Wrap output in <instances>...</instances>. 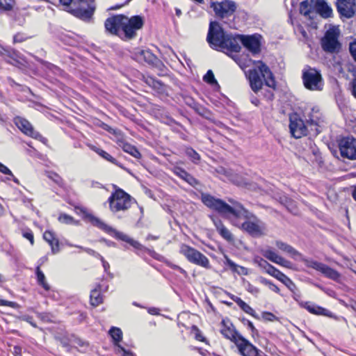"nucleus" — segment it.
Wrapping results in <instances>:
<instances>
[{
    "label": "nucleus",
    "mask_w": 356,
    "mask_h": 356,
    "mask_svg": "<svg viewBox=\"0 0 356 356\" xmlns=\"http://www.w3.org/2000/svg\"><path fill=\"white\" fill-rule=\"evenodd\" d=\"M201 200L207 207L216 211L222 216L246 218L247 220L241 224V227L252 236L260 237L266 234V224L246 210L240 203L230 199L229 202L232 205H229L223 200L207 193L202 194Z\"/></svg>",
    "instance_id": "1"
},
{
    "label": "nucleus",
    "mask_w": 356,
    "mask_h": 356,
    "mask_svg": "<svg viewBox=\"0 0 356 356\" xmlns=\"http://www.w3.org/2000/svg\"><path fill=\"white\" fill-rule=\"evenodd\" d=\"M144 22L139 15L130 18L125 15H118L108 18L104 23L106 30L113 35H120L122 32L126 39L136 37V31L143 26Z\"/></svg>",
    "instance_id": "2"
},
{
    "label": "nucleus",
    "mask_w": 356,
    "mask_h": 356,
    "mask_svg": "<svg viewBox=\"0 0 356 356\" xmlns=\"http://www.w3.org/2000/svg\"><path fill=\"white\" fill-rule=\"evenodd\" d=\"M257 68L248 72V79L251 89L257 92L263 86V79L265 84L270 88L275 87V81L270 68L262 61H257Z\"/></svg>",
    "instance_id": "3"
},
{
    "label": "nucleus",
    "mask_w": 356,
    "mask_h": 356,
    "mask_svg": "<svg viewBox=\"0 0 356 356\" xmlns=\"http://www.w3.org/2000/svg\"><path fill=\"white\" fill-rule=\"evenodd\" d=\"M81 211L83 213V218L84 220L90 222L94 226L97 227L109 235L115 237L117 239L128 243L137 250H142L145 249L142 244H140L138 241L130 238L126 234L116 230L115 229L104 222L101 219L94 216L91 213L86 212L85 210L81 209Z\"/></svg>",
    "instance_id": "4"
},
{
    "label": "nucleus",
    "mask_w": 356,
    "mask_h": 356,
    "mask_svg": "<svg viewBox=\"0 0 356 356\" xmlns=\"http://www.w3.org/2000/svg\"><path fill=\"white\" fill-rule=\"evenodd\" d=\"M63 10L82 19L89 20L92 18L95 6L92 1L87 0H59Z\"/></svg>",
    "instance_id": "5"
},
{
    "label": "nucleus",
    "mask_w": 356,
    "mask_h": 356,
    "mask_svg": "<svg viewBox=\"0 0 356 356\" xmlns=\"http://www.w3.org/2000/svg\"><path fill=\"white\" fill-rule=\"evenodd\" d=\"M132 197L122 189L118 188L108 198L109 207L112 212L124 211L131 206Z\"/></svg>",
    "instance_id": "6"
},
{
    "label": "nucleus",
    "mask_w": 356,
    "mask_h": 356,
    "mask_svg": "<svg viewBox=\"0 0 356 356\" xmlns=\"http://www.w3.org/2000/svg\"><path fill=\"white\" fill-rule=\"evenodd\" d=\"M227 35L218 22H211L209 24L207 40L212 49L220 50Z\"/></svg>",
    "instance_id": "7"
},
{
    "label": "nucleus",
    "mask_w": 356,
    "mask_h": 356,
    "mask_svg": "<svg viewBox=\"0 0 356 356\" xmlns=\"http://www.w3.org/2000/svg\"><path fill=\"white\" fill-rule=\"evenodd\" d=\"M179 252L191 263L206 268H210L209 261L207 257L196 249L188 245L182 244L180 247Z\"/></svg>",
    "instance_id": "8"
},
{
    "label": "nucleus",
    "mask_w": 356,
    "mask_h": 356,
    "mask_svg": "<svg viewBox=\"0 0 356 356\" xmlns=\"http://www.w3.org/2000/svg\"><path fill=\"white\" fill-rule=\"evenodd\" d=\"M302 81L305 87L310 90H322L323 80L319 71L309 68L303 72Z\"/></svg>",
    "instance_id": "9"
},
{
    "label": "nucleus",
    "mask_w": 356,
    "mask_h": 356,
    "mask_svg": "<svg viewBox=\"0 0 356 356\" xmlns=\"http://www.w3.org/2000/svg\"><path fill=\"white\" fill-rule=\"evenodd\" d=\"M255 262L268 274L282 282L289 290H293L294 288V282L280 270L262 258L256 259Z\"/></svg>",
    "instance_id": "10"
},
{
    "label": "nucleus",
    "mask_w": 356,
    "mask_h": 356,
    "mask_svg": "<svg viewBox=\"0 0 356 356\" xmlns=\"http://www.w3.org/2000/svg\"><path fill=\"white\" fill-rule=\"evenodd\" d=\"M211 7L213 9L216 15L220 19L233 16L236 10V3L231 0H225L220 2L212 1Z\"/></svg>",
    "instance_id": "11"
},
{
    "label": "nucleus",
    "mask_w": 356,
    "mask_h": 356,
    "mask_svg": "<svg viewBox=\"0 0 356 356\" xmlns=\"http://www.w3.org/2000/svg\"><path fill=\"white\" fill-rule=\"evenodd\" d=\"M289 128L292 136L296 138H300L307 136L308 134L307 124L304 120L296 113H292L289 115Z\"/></svg>",
    "instance_id": "12"
},
{
    "label": "nucleus",
    "mask_w": 356,
    "mask_h": 356,
    "mask_svg": "<svg viewBox=\"0 0 356 356\" xmlns=\"http://www.w3.org/2000/svg\"><path fill=\"white\" fill-rule=\"evenodd\" d=\"M323 49L327 53H337L341 49V44L338 40V34L333 30L330 29L321 40Z\"/></svg>",
    "instance_id": "13"
},
{
    "label": "nucleus",
    "mask_w": 356,
    "mask_h": 356,
    "mask_svg": "<svg viewBox=\"0 0 356 356\" xmlns=\"http://www.w3.org/2000/svg\"><path fill=\"white\" fill-rule=\"evenodd\" d=\"M302 118L305 119L306 124L312 127H314V130L316 134L320 132L318 129L319 124L323 122L322 114L317 107H306L302 111Z\"/></svg>",
    "instance_id": "14"
},
{
    "label": "nucleus",
    "mask_w": 356,
    "mask_h": 356,
    "mask_svg": "<svg viewBox=\"0 0 356 356\" xmlns=\"http://www.w3.org/2000/svg\"><path fill=\"white\" fill-rule=\"evenodd\" d=\"M341 156L350 160H356V138L345 137L339 143Z\"/></svg>",
    "instance_id": "15"
},
{
    "label": "nucleus",
    "mask_w": 356,
    "mask_h": 356,
    "mask_svg": "<svg viewBox=\"0 0 356 356\" xmlns=\"http://www.w3.org/2000/svg\"><path fill=\"white\" fill-rule=\"evenodd\" d=\"M235 345L243 356H261V351L243 336L236 340Z\"/></svg>",
    "instance_id": "16"
},
{
    "label": "nucleus",
    "mask_w": 356,
    "mask_h": 356,
    "mask_svg": "<svg viewBox=\"0 0 356 356\" xmlns=\"http://www.w3.org/2000/svg\"><path fill=\"white\" fill-rule=\"evenodd\" d=\"M337 8L341 16L351 18L356 12L355 0H337Z\"/></svg>",
    "instance_id": "17"
},
{
    "label": "nucleus",
    "mask_w": 356,
    "mask_h": 356,
    "mask_svg": "<svg viewBox=\"0 0 356 356\" xmlns=\"http://www.w3.org/2000/svg\"><path fill=\"white\" fill-rule=\"evenodd\" d=\"M133 58L138 62H146L156 66L161 63L159 59L149 50L136 49L133 53Z\"/></svg>",
    "instance_id": "18"
},
{
    "label": "nucleus",
    "mask_w": 356,
    "mask_h": 356,
    "mask_svg": "<svg viewBox=\"0 0 356 356\" xmlns=\"http://www.w3.org/2000/svg\"><path fill=\"white\" fill-rule=\"evenodd\" d=\"M15 125L26 135L33 138H41V135L34 130L31 124L26 119L21 117H16L14 119Z\"/></svg>",
    "instance_id": "19"
},
{
    "label": "nucleus",
    "mask_w": 356,
    "mask_h": 356,
    "mask_svg": "<svg viewBox=\"0 0 356 356\" xmlns=\"http://www.w3.org/2000/svg\"><path fill=\"white\" fill-rule=\"evenodd\" d=\"M242 35H227L220 50L227 49L233 52H238L241 50V38Z\"/></svg>",
    "instance_id": "20"
},
{
    "label": "nucleus",
    "mask_w": 356,
    "mask_h": 356,
    "mask_svg": "<svg viewBox=\"0 0 356 356\" xmlns=\"http://www.w3.org/2000/svg\"><path fill=\"white\" fill-rule=\"evenodd\" d=\"M241 43L253 54H257L260 51V42L256 35H242Z\"/></svg>",
    "instance_id": "21"
},
{
    "label": "nucleus",
    "mask_w": 356,
    "mask_h": 356,
    "mask_svg": "<svg viewBox=\"0 0 356 356\" xmlns=\"http://www.w3.org/2000/svg\"><path fill=\"white\" fill-rule=\"evenodd\" d=\"M316 12L323 18H328L332 15V8L325 0H311Z\"/></svg>",
    "instance_id": "22"
},
{
    "label": "nucleus",
    "mask_w": 356,
    "mask_h": 356,
    "mask_svg": "<svg viewBox=\"0 0 356 356\" xmlns=\"http://www.w3.org/2000/svg\"><path fill=\"white\" fill-rule=\"evenodd\" d=\"M221 334L227 339H230L234 343L236 340L241 338V335L239 334L233 327L232 325H229L225 323V321L221 322V328H220Z\"/></svg>",
    "instance_id": "23"
},
{
    "label": "nucleus",
    "mask_w": 356,
    "mask_h": 356,
    "mask_svg": "<svg viewBox=\"0 0 356 356\" xmlns=\"http://www.w3.org/2000/svg\"><path fill=\"white\" fill-rule=\"evenodd\" d=\"M211 218L220 235L227 241H233V235L229 230L225 227L222 221L217 218L211 217Z\"/></svg>",
    "instance_id": "24"
},
{
    "label": "nucleus",
    "mask_w": 356,
    "mask_h": 356,
    "mask_svg": "<svg viewBox=\"0 0 356 356\" xmlns=\"http://www.w3.org/2000/svg\"><path fill=\"white\" fill-rule=\"evenodd\" d=\"M276 246L282 251L289 254L291 257L296 259L297 257H302L301 254L293 248L291 245L284 243L281 241H277L275 242Z\"/></svg>",
    "instance_id": "25"
},
{
    "label": "nucleus",
    "mask_w": 356,
    "mask_h": 356,
    "mask_svg": "<svg viewBox=\"0 0 356 356\" xmlns=\"http://www.w3.org/2000/svg\"><path fill=\"white\" fill-rule=\"evenodd\" d=\"M43 238L51 247L53 254H56L59 252L58 240L54 237L51 232L46 231L43 234Z\"/></svg>",
    "instance_id": "26"
},
{
    "label": "nucleus",
    "mask_w": 356,
    "mask_h": 356,
    "mask_svg": "<svg viewBox=\"0 0 356 356\" xmlns=\"http://www.w3.org/2000/svg\"><path fill=\"white\" fill-rule=\"evenodd\" d=\"M299 305L314 314H325L326 309L311 302H299Z\"/></svg>",
    "instance_id": "27"
},
{
    "label": "nucleus",
    "mask_w": 356,
    "mask_h": 356,
    "mask_svg": "<svg viewBox=\"0 0 356 356\" xmlns=\"http://www.w3.org/2000/svg\"><path fill=\"white\" fill-rule=\"evenodd\" d=\"M90 148L93 150L95 152H96L98 155H99L102 158L122 168V165L115 159H114L111 155H110L108 152L106 151L97 147L94 145H89Z\"/></svg>",
    "instance_id": "28"
},
{
    "label": "nucleus",
    "mask_w": 356,
    "mask_h": 356,
    "mask_svg": "<svg viewBox=\"0 0 356 356\" xmlns=\"http://www.w3.org/2000/svg\"><path fill=\"white\" fill-rule=\"evenodd\" d=\"M232 299L238 305V306L245 313L255 317L258 318L254 310L246 302H245L240 298L234 296Z\"/></svg>",
    "instance_id": "29"
},
{
    "label": "nucleus",
    "mask_w": 356,
    "mask_h": 356,
    "mask_svg": "<svg viewBox=\"0 0 356 356\" xmlns=\"http://www.w3.org/2000/svg\"><path fill=\"white\" fill-rule=\"evenodd\" d=\"M320 272L323 273L325 277L334 281H337L340 278V274L337 270L331 268L324 264Z\"/></svg>",
    "instance_id": "30"
},
{
    "label": "nucleus",
    "mask_w": 356,
    "mask_h": 356,
    "mask_svg": "<svg viewBox=\"0 0 356 356\" xmlns=\"http://www.w3.org/2000/svg\"><path fill=\"white\" fill-rule=\"evenodd\" d=\"M122 147L124 152L129 154L134 157L136 159H140L141 157V154L135 146L126 143L123 144Z\"/></svg>",
    "instance_id": "31"
},
{
    "label": "nucleus",
    "mask_w": 356,
    "mask_h": 356,
    "mask_svg": "<svg viewBox=\"0 0 356 356\" xmlns=\"http://www.w3.org/2000/svg\"><path fill=\"white\" fill-rule=\"evenodd\" d=\"M109 334L113 339L115 345L118 346L119 344V342L122 339V330L116 327H112L109 330Z\"/></svg>",
    "instance_id": "32"
},
{
    "label": "nucleus",
    "mask_w": 356,
    "mask_h": 356,
    "mask_svg": "<svg viewBox=\"0 0 356 356\" xmlns=\"http://www.w3.org/2000/svg\"><path fill=\"white\" fill-rule=\"evenodd\" d=\"M103 301L102 296L97 289H93L90 293V302L94 307L98 306Z\"/></svg>",
    "instance_id": "33"
},
{
    "label": "nucleus",
    "mask_w": 356,
    "mask_h": 356,
    "mask_svg": "<svg viewBox=\"0 0 356 356\" xmlns=\"http://www.w3.org/2000/svg\"><path fill=\"white\" fill-rule=\"evenodd\" d=\"M262 254L267 259H268L270 261L275 263L277 264H278L280 259L281 258V256H279L277 254H276L275 252L272 251L271 250H264L262 252Z\"/></svg>",
    "instance_id": "34"
},
{
    "label": "nucleus",
    "mask_w": 356,
    "mask_h": 356,
    "mask_svg": "<svg viewBox=\"0 0 356 356\" xmlns=\"http://www.w3.org/2000/svg\"><path fill=\"white\" fill-rule=\"evenodd\" d=\"M312 5L309 3L307 1H304L301 2L300 5V12L301 14L305 15V17H308L309 19H312L313 17L311 16L312 13L311 10Z\"/></svg>",
    "instance_id": "35"
},
{
    "label": "nucleus",
    "mask_w": 356,
    "mask_h": 356,
    "mask_svg": "<svg viewBox=\"0 0 356 356\" xmlns=\"http://www.w3.org/2000/svg\"><path fill=\"white\" fill-rule=\"evenodd\" d=\"M301 259L307 267L314 268L318 271L321 270L323 265V263L312 259H309L306 258H302Z\"/></svg>",
    "instance_id": "36"
},
{
    "label": "nucleus",
    "mask_w": 356,
    "mask_h": 356,
    "mask_svg": "<svg viewBox=\"0 0 356 356\" xmlns=\"http://www.w3.org/2000/svg\"><path fill=\"white\" fill-rule=\"evenodd\" d=\"M37 279L39 284H40L46 291L49 290V286L46 282L44 273L40 270V267L36 268Z\"/></svg>",
    "instance_id": "37"
},
{
    "label": "nucleus",
    "mask_w": 356,
    "mask_h": 356,
    "mask_svg": "<svg viewBox=\"0 0 356 356\" xmlns=\"http://www.w3.org/2000/svg\"><path fill=\"white\" fill-rule=\"evenodd\" d=\"M185 153L188 158L195 163H197L200 160L199 154L191 147H187L185 150Z\"/></svg>",
    "instance_id": "38"
},
{
    "label": "nucleus",
    "mask_w": 356,
    "mask_h": 356,
    "mask_svg": "<svg viewBox=\"0 0 356 356\" xmlns=\"http://www.w3.org/2000/svg\"><path fill=\"white\" fill-rule=\"evenodd\" d=\"M14 5V0H0V11L11 10Z\"/></svg>",
    "instance_id": "39"
},
{
    "label": "nucleus",
    "mask_w": 356,
    "mask_h": 356,
    "mask_svg": "<svg viewBox=\"0 0 356 356\" xmlns=\"http://www.w3.org/2000/svg\"><path fill=\"white\" fill-rule=\"evenodd\" d=\"M58 220L65 224H78V222L67 214H61L58 218Z\"/></svg>",
    "instance_id": "40"
},
{
    "label": "nucleus",
    "mask_w": 356,
    "mask_h": 356,
    "mask_svg": "<svg viewBox=\"0 0 356 356\" xmlns=\"http://www.w3.org/2000/svg\"><path fill=\"white\" fill-rule=\"evenodd\" d=\"M204 81L207 82L209 84H218L217 81L216 80L213 73L211 70H209L207 74L204 76Z\"/></svg>",
    "instance_id": "41"
},
{
    "label": "nucleus",
    "mask_w": 356,
    "mask_h": 356,
    "mask_svg": "<svg viewBox=\"0 0 356 356\" xmlns=\"http://www.w3.org/2000/svg\"><path fill=\"white\" fill-rule=\"evenodd\" d=\"M261 282L266 286H268L269 287V289L270 290H272L273 291L277 293H280V289L278 288L277 286H276L275 284H274L273 283H272L270 281L265 279V278H261Z\"/></svg>",
    "instance_id": "42"
},
{
    "label": "nucleus",
    "mask_w": 356,
    "mask_h": 356,
    "mask_svg": "<svg viewBox=\"0 0 356 356\" xmlns=\"http://www.w3.org/2000/svg\"><path fill=\"white\" fill-rule=\"evenodd\" d=\"M184 181H186L187 183H188L190 185L194 186L198 184L197 180L194 178L192 175H191L189 173L186 172L185 177L184 179Z\"/></svg>",
    "instance_id": "43"
},
{
    "label": "nucleus",
    "mask_w": 356,
    "mask_h": 356,
    "mask_svg": "<svg viewBox=\"0 0 356 356\" xmlns=\"http://www.w3.org/2000/svg\"><path fill=\"white\" fill-rule=\"evenodd\" d=\"M286 208L291 213H296L297 209L296 205L291 199L289 198V201L285 205Z\"/></svg>",
    "instance_id": "44"
},
{
    "label": "nucleus",
    "mask_w": 356,
    "mask_h": 356,
    "mask_svg": "<svg viewBox=\"0 0 356 356\" xmlns=\"http://www.w3.org/2000/svg\"><path fill=\"white\" fill-rule=\"evenodd\" d=\"M192 330L195 334V337L197 340L204 341L205 340L204 337L201 334L200 330L197 328V326L193 325L192 327Z\"/></svg>",
    "instance_id": "45"
},
{
    "label": "nucleus",
    "mask_w": 356,
    "mask_h": 356,
    "mask_svg": "<svg viewBox=\"0 0 356 356\" xmlns=\"http://www.w3.org/2000/svg\"><path fill=\"white\" fill-rule=\"evenodd\" d=\"M174 173L181 179H184L186 173V171L181 168L175 167L173 169Z\"/></svg>",
    "instance_id": "46"
},
{
    "label": "nucleus",
    "mask_w": 356,
    "mask_h": 356,
    "mask_svg": "<svg viewBox=\"0 0 356 356\" xmlns=\"http://www.w3.org/2000/svg\"><path fill=\"white\" fill-rule=\"evenodd\" d=\"M77 248L83 250L84 252H87L88 254H90V255H92L97 258H99L101 254H99L98 252H95V250L90 249V248H83L82 246H76Z\"/></svg>",
    "instance_id": "47"
},
{
    "label": "nucleus",
    "mask_w": 356,
    "mask_h": 356,
    "mask_svg": "<svg viewBox=\"0 0 356 356\" xmlns=\"http://www.w3.org/2000/svg\"><path fill=\"white\" fill-rule=\"evenodd\" d=\"M293 293V299L299 303V302H302L300 299L301 297L300 293H299L296 285L294 284V288L293 290H290Z\"/></svg>",
    "instance_id": "48"
},
{
    "label": "nucleus",
    "mask_w": 356,
    "mask_h": 356,
    "mask_svg": "<svg viewBox=\"0 0 356 356\" xmlns=\"http://www.w3.org/2000/svg\"><path fill=\"white\" fill-rule=\"evenodd\" d=\"M349 49L353 58L356 61V39L350 43Z\"/></svg>",
    "instance_id": "49"
},
{
    "label": "nucleus",
    "mask_w": 356,
    "mask_h": 356,
    "mask_svg": "<svg viewBox=\"0 0 356 356\" xmlns=\"http://www.w3.org/2000/svg\"><path fill=\"white\" fill-rule=\"evenodd\" d=\"M230 180L237 185H242L245 184L243 179L238 176L237 175H231Z\"/></svg>",
    "instance_id": "50"
},
{
    "label": "nucleus",
    "mask_w": 356,
    "mask_h": 356,
    "mask_svg": "<svg viewBox=\"0 0 356 356\" xmlns=\"http://www.w3.org/2000/svg\"><path fill=\"white\" fill-rule=\"evenodd\" d=\"M0 305L9 306L13 308H17L19 306L18 304L15 302H11V301H8V300H0Z\"/></svg>",
    "instance_id": "51"
},
{
    "label": "nucleus",
    "mask_w": 356,
    "mask_h": 356,
    "mask_svg": "<svg viewBox=\"0 0 356 356\" xmlns=\"http://www.w3.org/2000/svg\"><path fill=\"white\" fill-rule=\"evenodd\" d=\"M37 316L44 322H49L51 321V316L47 313H37Z\"/></svg>",
    "instance_id": "52"
},
{
    "label": "nucleus",
    "mask_w": 356,
    "mask_h": 356,
    "mask_svg": "<svg viewBox=\"0 0 356 356\" xmlns=\"http://www.w3.org/2000/svg\"><path fill=\"white\" fill-rule=\"evenodd\" d=\"M47 176L49 179H52L56 184H60L61 181V178L56 173L48 172Z\"/></svg>",
    "instance_id": "53"
},
{
    "label": "nucleus",
    "mask_w": 356,
    "mask_h": 356,
    "mask_svg": "<svg viewBox=\"0 0 356 356\" xmlns=\"http://www.w3.org/2000/svg\"><path fill=\"white\" fill-rule=\"evenodd\" d=\"M278 264L282 266L288 268H292L291 262L288 261V260H286V259H284L282 257H281V258L280 259V261H279Z\"/></svg>",
    "instance_id": "54"
},
{
    "label": "nucleus",
    "mask_w": 356,
    "mask_h": 356,
    "mask_svg": "<svg viewBox=\"0 0 356 356\" xmlns=\"http://www.w3.org/2000/svg\"><path fill=\"white\" fill-rule=\"evenodd\" d=\"M0 172L3 174L10 175V177H13L12 172L3 164L0 163Z\"/></svg>",
    "instance_id": "55"
},
{
    "label": "nucleus",
    "mask_w": 356,
    "mask_h": 356,
    "mask_svg": "<svg viewBox=\"0 0 356 356\" xmlns=\"http://www.w3.org/2000/svg\"><path fill=\"white\" fill-rule=\"evenodd\" d=\"M168 266L169 267H170L171 268H172V269L178 270L181 273H182V274H184L185 275H187L186 270H184L183 268H181V267H179L177 265H175V264H173L169 262V263H168Z\"/></svg>",
    "instance_id": "56"
},
{
    "label": "nucleus",
    "mask_w": 356,
    "mask_h": 356,
    "mask_svg": "<svg viewBox=\"0 0 356 356\" xmlns=\"http://www.w3.org/2000/svg\"><path fill=\"white\" fill-rule=\"evenodd\" d=\"M56 339L60 342V343L63 345V346L67 347L69 346L68 339H67L65 337H59V336H56Z\"/></svg>",
    "instance_id": "57"
},
{
    "label": "nucleus",
    "mask_w": 356,
    "mask_h": 356,
    "mask_svg": "<svg viewBox=\"0 0 356 356\" xmlns=\"http://www.w3.org/2000/svg\"><path fill=\"white\" fill-rule=\"evenodd\" d=\"M23 236L26 238H27L31 245H33L34 243V238H33V234H32L31 232H24L23 233Z\"/></svg>",
    "instance_id": "58"
},
{
    "label": "nucleus",
    "mask_w": 356,
    "mask_h": 356,
    "mask_svg": "<svg viewBox=\"0 0 356 356\" xmlns=\"http://www.w3.org/2000/svg\"><path fill=\"white\" fill-rule=\"evenodd\" d=\"M26 38L20 33H18L14 36L13 40L14 42H22L24 41Z\"/></svg>",
    "instance_id": "59"
},
{
    "label": "nucleus",
    "mask_w": 356,
    "mask_h": 356,
    "mask_svg": "<svg viewBox=\"0 0 356 356\" xmlns=\"http://www.w3.org/2000/svg\"><path fill=\"white\" fill-rule=\"evenodd\" d=\"M118 348L122 352V356H134L132 353L125 350L124 348L121 346L120 345H118Z\"/></svg>",
    "instance_id": "60"
},
{
    "label": "nucleus",
    "mask_w": 356,
    "mask_h": 356,
    "mask_svg": "<svg viewBox=\"0 0 356 356\" xmlns=\"http://www.w3.org/2000/svg\"><path fill=\"white\" fill-rule=\"evenodd\" d=\"M248 291L252 294H257L259 293V289L251 284L248 285Z\"/></svg>",
    "instance_id": "61"
},
{
    "label": "nucleus",
    "mask_w": 356,
    "mask_h": 356,
    "mask_svg": "<svg viewBox=\"0 0 356 356\" xmlns=\"http://www.w3.org/2000/svg\"><path fill=\"white\" fill-rule=\"evenodd\" d=\"M264 316L268 321H273L275 318V316L270 312H264Z\"/></svg>",
    "instance_id": "62"
},
{
    "label": "nucleus",
    "mask_w": 356,
    "mask_h": 356,
    "mask_svg": "<svg viewBox=\"0 0 356 356\" xmlns=\"http://www.w3.org/2000/svg\"><path fill=\"white\" fill-rule=\"evenodd\" d=\"M289 201V197L285 195H282L279 197V202L285 205Z\"/></svg>",
    "instance_id": "63"
},
{
    "label": "nucleus",
    "mask_w": 356,
    "mask_h": 356,
    "mask_svg": "<svg viewBox=\"0 0 356 356\" xmlns=\"http://www.w3.org/2000/svg\"><path fill=\"white\" fill-rule=\"evenodd\" d=\"M352 94L356 98V78L354 79L351 83Z\"/></svg>",
    "instance_id": "64"
}]
</instances>
